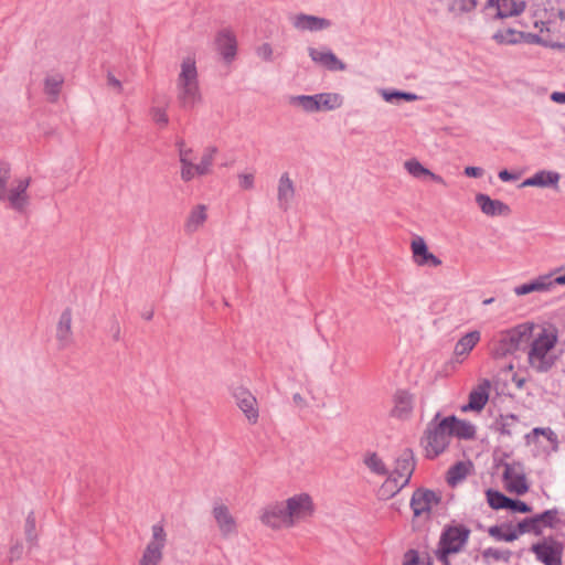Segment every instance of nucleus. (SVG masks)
Wrapping results in <instances>:
<instances>
[{"label": "nucleus", "mask_w": 565, "mask_h": 565, "mask_svg": "<svg viewBox=\"0 0 565 565\" xmlns=\"http://www.w3.org/2000/svg\"><path fill=\"white\" fill-rule=\"evenodd\" d=\"M527 343L526 364L536 373L551 371L559 361V330L551 322L524 321L502 330L493 341V355L502 358L519 351Z\"/></svg>", "instance_id": "nucleus-1"}, {"label": "nucleus", "mask_w": 565, "mask_h": 565, "mask_svg": "<svg viewBox=\"0 0 565 565\" xmlns=\"http://www.w3.org/2000/svg\"><path fill=\"white\" fill-rule=\"evenodd\" d=\"M316 514L317 503L313 495L307 491H297L263 507L258 520L271 531H282L309 523Z\"/></svg>", "instance_id": "nucleus-2"}, {"label": "nucleus", "mask_w": 565, "mask_h": 565, "mask_svg": "<svg viewBox=\"0 0 565 565\" xmlns=\"http://www.w3.org/2000/svg\"><path fill=\"white\" fill-rule=\"evenodd\" d=\"M177 97L184 108H193L201 100L196 66L194 60L190 56L181 63L177 79Z\"/></svg>", "instance_id": "nucleus-3"}, {"label": "nucleus", "mask_w": 565, "mask_h": 565, "mask_svg": "<svg viewBox=\"0 0 565 565\" xmlns=\"http://www.w3.org/2000/svg\"><path fill=\"white\" fill-rule=\"evenodd\" d=\"M239 523L233 509L224 503L214 505V535L232 541L238 535Z\"/></svg>", "instance_id": "nucleus-4"}, {"label": "nucleus", "mask_w": 565, "mask_h": 565, "mask_svg": "<svg viewBox=\"0 0 565 565\" xmlns=\"http://www.w3.org/2000/svg\"><path fill=\"white\" fill-rule=\"evenodd\" d=\"M179 160L181 163V179L185 182L193 180L195 177L206 174L211 166L210 154H204L198 161V157L191 148L180 145Z\"/></svg>", "instance_id": "nucleus-5"}, {"label": "nucleus", "mask_w": 565, "mask_h": 565, "mask_svg": "<svg viewBox=\"0 0 565 565\" xmlns=\"http://www.w3.org/2000/svg\"><path fill=\"white\" fill-rule=\"evenodd\" d=\"M214 52L221 65L228 67L236 58L238 41L232 28H221L214 36Z\"/></svg>", "instance_id": "nucleus-6"}, {"label": "nucleus", "mask_w": 565, "mask_h": 565, "mask_svg": "<svg viewBox=\"0 0 565 565\" xmlns=\"http://www.w3.org/2000/svg\"><path fill=\"white\" fill-rule=\"evenodd\" d=\"M166 544L167 532L163 524H153L151 526V539L146 545L138 565H159L163 557Z\"/></svg>", "instance_id": "nucleus-7"}, {"label": "nucleus", "mask_w": 565, "mask_h": 565, "mask_svg": "<svg viewBox=\"0 0 565 565\" xmlns=\"http://www.w3.org/2000/svg\"><path fill=\"white\" fill-rule=\"evenodd\" d=\"M450 436L444 422L440 420L435 426H429L423 439V446L428 458H435L440 455L448 447Z\"/></svg>", "instance_id": "nucleus-8"}, {"label": "nucleus", "mask_w": 565, "mask_h": 565, "mask_svg": "<svg viewBox=\"0 0 565 565\" xmlns=\"http://www.w3.org/2000/svg\"><path fill=\"white\" fill-rule=\"evenodd\" d=\"M502 479L508 492L522 495L529 491L524 467L521 462L512 461L503 463Z\"/></svg>", "instance_id": "nucleus-9"}, {"label": "nucleus", "mask_w": 565, "mask_h": 565, "mask_svg": "<svg viewBox=\"0 0 565 565\" xmlns=\"http://www.w3.org/2000/svg\"><path fill=\"white\" fill-rule=\"evenodd\" d=\"M469 536V531L461 526H452L447 529L440 539L439 557L444 563H447V555L458 553Z\"/></svg>", "instance_id": "nucleus-10"}, {"label": "nucleus", "mask_w": 565, "mask_h": 565, "mask_svg": "<svg viewBox=\"0 0 565 565\" xmlns=\"http://www.w3.org/2000/svg\"><path fill=\"white\" fill-rule=\"evenodd\" d=\"M30 178H19L11 182L6 200L10 209L17 212H24L30 204L28 189L30 186Z\"/></svg>", "instance_id": "nucleus-11"}, {"label": "nucleus", "mask_w": 565, "mask_h": 565, "mask_svg": "<svg viewBox=\"0 0 565 565\" xmlns=\"http://www.w3.org/2000/svg\"><path fill=\"white\" fill-rule=\"evenodd\" d=\"M532 552L536 558L544 565H562V556L564 547L562 543L545 539L542 542L532 545Z\"/></svg>", "instance_id": "nucleus-12"}, {"label": "nucleus", "mask_w": 565, "mask_h": 565, "mask_svg": "<svg viewBox=\"0 0 565 565\" xmlns=\"http://www.w3.org/2000/svg\"><path fill=\"white\" fill-rule=\"evenodd\" d=\"M526 3L524 0H488L486 9L492 13L494 19H508L518 17L524 12Z\"/></svg>", "instance_id": "nucleus-13"}, {"label": "nucleus", "mask_w": 565, "mask_h": 565, "mask_svg": "<svg viewBox=\"0 0 565 565\" xmlns=\"http://www.w3.org/2000/svg\"><path fill=\"white\" fill-rule=\"evenodd\" d=\"M406 173L419 182H431L443 186L447 185L445 179L425 167L417 158H409L403 162Z\"/></svg>", "instance_id": "nucleus-14"}, {"label": "nucleus", "mask_w": 565, "mask_h": 565, "mask_svg": "<svg viewBox=\"0 0 565 565\" xmlns=\"http://www.w3.org/2000/svg\"><path fill=\"white\" fill-rule=\"evenodd\" d=\"M490 390L491 383L489 380H479L477 385L469 393L468 403L461 406V412H481L489 401Z\"/></svg>", "instance_id": "nucleus-15"}, {"label": "nucleus", "mask_w": 565, "mask_h": 565, "mask_svg": "<svg viewBox=\"0 0 565 565\" xmlns=\"http://www.w3.org/2000/svg\"><path fill=\"white\" fill-rule=\"evenodd\" d=\"M291 26L299 32H319L329 29L330 20L307 13H295L290 17Z\"/></svg>", "instance_id": "nucleus-16"}, {"label": "nucleus", "mask_w": 565, "mask_h": 565, "mask_svg": "<svg viewBox=\"0 0 565 565\" xmlns=\"http://www.w3.org/2000/svg\"><path fill=\"white\" fill-rule=\"evenodd\" d=\"M234 397L237 407L243 412L247 422L252 425L256 424L259 418L258 402L256 397L244 387L235 388Z\"/></svg>", "instance_id": "nucleus-17"}, {"label": "nucleus", "mask_w": 565, "mask_h": 565, "mask_svg": "<svg viewBox=\"0 0 565 565\" xmlns=\"http://www.w3.org/2000/svg\"><path fill=\"white\" fill-rule=\"evenodd\" d=\"M413 260L418 266L438 267L441 259L429 252L425 239L420 236L415 237L411 243Z\"/></svg>", "instance_id": "nucleus-18"}, {"label": "nucleus", "mask_w": 565, "mask_h": 565, "mask_svg": "<svg viewBox=\"0 0 565 565\" xmlns=\"http://www.w3.org/2000/svg\"><path fill=\"white\" fill-rule=\"evenodd\" d=\"M480 340L481 332L478 330L469 331L460 337L454 348L455 361L457 363H463L469 358L472 350L478 345Z\"/></svg>", "instance_id": "nucleus-19"}, {"label": "nucleus", "mask_w": 565, "mask_h": 565, "mask_svg": "<svg viewBox=\"0 0 565 565\" xmlns=\"http://www.w3.org/2000/svg\"><path fill=\"white\" fill-rule=\"evenodd\" d=\"M438 503L435 492L425 489H418L413 493L411 508L415 516L428 515L433 507Z\"/></svg>", "instance_id": "nucleus-20"}, {"label": "nucleus", "mask_w": 565, "mask_h": 565, "mask_svg": "<svg viewBox=\"0 0 565 565\" xmlns=\"http://www.w3.org/2000/svg\"><path fill=\"white\" fill-rule=\"evenodd\" d=\"M475 199L482 214L488 217L508 216L511 213L508 204L500 200L491 199L488 194L478 193Z\"/></svg>", "instance_id": "nucleus-21"}, {"label": "nucleus", "mask_w": 565, "mask_h": 565, "mask_svg": "<svg viewBox=\"0 0 565 565\" xmlns=\"http://www.w3.org/2000/svg\"><path fill=\"white\" fill-rule=\"evenodd\" d=\"M555 287V281H553V275H541L532 280L519 285L514 287L513 292L518 296H525L532 292H547L551 291Z\"/></svg>", "instance_id": "nucleus-22"}, {"label": "nucleus", "mask_w": 565, "mask_h": 565, "mask_svg": "<svg viewBox=\"0 0 565 565\" xmlns=\"http://www.w3.org/2000/svg\"><path fill=\"white\" fill-rule=\"evenodd\" d=\"M415 469L414 455L411 450H404L395 460V466L390 476L396 478L405 486L409 482Z\"/></svg>", "instance_id": "nucleus-23"}, {"label": "nucleus", "mask_w": 565, "mask_h": 565, "mask_svg": "<svg viewBox=\"0 0 565 565\" xmlns=\"http://www.w3.org/2000/svg\"><path fill=\"white\" fill-rule=\"evenodd\" d=\"M394 405L391 415L398 419H407L414 409V396L406 391H398L394 395Z\"/></svg>", "instance_id": "nucleus-24"}, {"label": "nucleus", "mask_w": 565, "mask_h": 565, "mask_svg": "<svg viewBox=\"0 0 565 565\" xmlns=\"http://www.w3.org/2000/svg\"><path fill=\"white\" fill-rule=\"evenodd\" d=\"M443 422L450 437L456 436L458 438L470 439L476 434V428L471 423L459 419L456 416L445 417Z\"/></svg>", "instance_id": "nucleus-25"}, {"label": "nucleus", "mask_w": 565, "mask_h": 565, "mask_svg": "<svg viewBox=\"0 0 565 565\" xmlns=\"http://www.w3.org/2000/svg\"><path fill=\"white\" fill-rule=\"evenodd\" d=\"M308 53L315 63H317L330 71H344L345 70V64L342 61H340L335 56V54L332 53L330 50H318V49L310 47L308 50Z\"/></svg>", "instance_id": "nucleus-26"}, {"label": "nucleus", "mask_w": 565, "mask_h": 565, "mask_svg": "<svg viewBox=\"0 0 565 565\" xmlns=\"http://www.w3.org/2000/svg\"><path fill=\"white\" fill-rule=\"evenodd\" d=\"M561 180L559 173L548 170H540L532 177L525 179L520 188L536 186V188H557Z\"/></svg>", "instance_id": "nucleus-27"}, {"label": "nucleus", "mask_w": 565, "mask_h": 565, "mask_svg": "<svg viewBox=\"0 0 565 565\" xmlns=\"http://www.w3.org/2000/svg\"><path fill=\"white\" fill-rule=\"evenodd\" d=\"M534 26L540 30V34L523 33V38H521V41H525L527 43L533 44H542L544 46L556 49L565 47L563 44L553 41V39L550 36V28L547 22L535 21Z\"/></svg>", "instance_id": "nucleus-28"}, {"label": "nucleus", "mask_w": 565, "mask_h": 565, "mask_svg": "<svg viewBox=\"0 0 565 565\" xmlns=\"http://www.w3.org/2000/svg\"><path fill=\"white\" fill-rule=\"evenodd\" d=\"M72 311L65 309L57 322L56 339L63 347H66L72 342Z\"/></svg>", "instance_id": "nucleus-29"}, {"label": "nucleus", "mask_w": 565, "mask_h": 565, "mask_svg": "<svg viewBox=\"0 0 565 565\" xmlns=\"http://www.w3.org/2000/svg\"><path fill=\"white\" fill-rule=\"evenodd\" d=\"M64 84V76L60 73L47 74L44 78V94L52 103L56 102Z\"/></svg>", "instance_id": "nucleus-30"}, {"label": "nucleus", "mask_w": 565, "mask_h": 565, "mask_svg": "<svg viewBox=\"0 0 565 565\" xmlns=\"http://www.w3.org/2000/svg\"><path fill=\"white\" fill-rule=\"evenodd\" d=\"M553 519V513L551 511H546L535 518L523 520L519 523L518 527L519 531H516L519 534L527 533V532H534L540 533V524H550Z\"/></svg>", "instance_id": "nucleus-31"}, {"label": "nucleus", "mask_w": 565, "mask_h": 565, "mask_svg": "<svg viewBox=\"0 0 565 565\" xmlns=\"http://www.w3.org/2000/svg\"><path fill=\"white\" fill-rule=\"evenodd\" d=\"M316 97L319 111L335 110L343 105V96L339 93H321L316 94Z\"/></svg>", "instance_id": "nucleus-32"}, {"label": "nucleus", "mask_w": 565, "mask_h": 565, "mask_svg": "<svg viewBox=\"0 0 565 565\" xmlns=\"http://www.w3.org/2000/svg\"><path fill=\"white\" fill-rule=\"evenodd\" d=\"M295 195L294 182L287 173H284L278 182V201L284 209H287Z\"/></svg>", "instance_id": "nucleus-33"}, {"label": "nucleus", "mask_w": 565, "mask_h": 565, "mask_svg": "<svg viewBox=\"0 0 565 565\" xmlns=\"http://www.w3.org/2000/svg\"><path fill=\"white\" fill-rule=\"evenodd\" d=\"M207 220V206L206 205H196L190 212V215L185 223V232L194 233L196 232Z\"/></svg>", "instance_id": "nucleus-34"}, {"label": "nucleus", "mask_w": 565, "mask_h": 565, "mask_svg": "<svg viewBox=\"0 0 565 565\" xmlns=\"http://www.w3.org/2000/svg\"><path fill=\"white\" fill-rule=\"evenodd\" d=\"M379 93L385 102L391 103V104H398L401 100L415 102L418 99V96L413 93L388 90V89H380Z\"/></svg>", "instance_id": "nucleus-35"}, {"label": "nucleus", "mask_w": 565, "mask_h": 565, "mask_svg": "<svg viewBox=\"0 0 565 565\" xmlns=\"http://www.w3.org/2000/svg\"><path fill=\"white\" fill-rule=\"evenodd\" d=\"M364 463L371 472L377 476H385L387 472L385 462L375 452L366 454L364 457Z\"/></svg>", "instance_id": "nucleus-36"}, {"label": "nucleus", "mask_w": 565, "mask_h": 565, "mask_svg": "<svg viewBox=\"0 0 565 565\" xmlns=\"http://www.w3.org/2000/svg\"><path fill=\"white\" fill-rule=\"evenodd\" d=\"M404 487V483H399L396 478L388 476V478L381 486L379 494L382 499H390Z\"/></svg>", "instance_id": "nucleus-37"}, {"label": "nucleus", "mask_w": 565, "mask_h": 565, "mask_svg": "<svg viewBox=\"0 0 565 565\" xmlns=\"http://www.w3.org/2000/svg\"><path fill=\"white\" fill-rule=\"evenodd\" d=\"M486 497L488 504L494 510L508 509L509 503H511V499L492 489L486 491Z\"/></svg>", "instance_id": "nucleus-38"}, {"label": "nucleus", "mask_w": 565, "mask_h": 565, "mask_svg": "<svg viewBox=\"0 0 565 565\" xmlns=\"http://www.w3.org/2000/svg\"><path fill=\"white\" fill-rule=\"evenodd\" d=\"M521 38H523V33L512 29L498 31L493 35V39L500 44H515L521 42Z\"/></svg>", "instance_id": "nucleus-39"}, {"label": "nucleus", "mask_w": 565, "mask_h": 565, "mask_svg": "<svg viewBox=\"0 0 565 565\" xmlns=\"http://www.w3.org/2000/svg\"><path fill=\"white\" fill-rule=\"evenodd\" d=\"M543 436L546 438L553 448L557 447V436L551 428H534L529 435H526L527 443H536L539 437Z\"/></svg>", "instance_id": "nucleus-40"}, {"label": "nucleus", "mask_w": 565, "mask_h": 565, "mask_svg": "<svg viewBox=\"0 0 565 565\" xmlns=\"http://www.w3.org/2000/svg\"><path fill=\"white\" fill-rule=\"evenodd\" d=\"M292 104L307 113H318L316 95H300L292 98Z\"/></svg>", "instance_id": "nucleus-41"}, {"label": "nucleus", "mask_w": 565, "mask_h": 565, "mask_svg": "<svg viewBox=\"0 0 565 565\" xmlns=\"http://www.w3.org/2000/svg\"><path fill=\"white\" fill-rule=\"evenodd\" d=\"M489 534L499 541H505V542H512L519 537V533L515 530L504 529L501 526L490 527Z\"/></svg>", "instance_id": "nucleus-42"}, {"label": "nucleus", "mask_w": 565, "mask_h": 565, "mask_svg": "<svg viewBox=\"0 0 565 565\" xmlns=\"http://www.w3.org/2000/svg\"><path fill=\"white\" fill-rule=\"evenodd\" d=\"M468 475V467L465 463H457L449 469L447 473V481L451 486H456L458 482L463 480Z\"/></svg>", "instance_id": "nucleus-43"}, {"label": "nucleus", "mask_w": 565, "mask_h": 565, "mask_svg": "<svg viewBox=\"0 0 565 565\" xmlns=\"http://www.w3.org/2000/svg\"><path fill=\"white\" fill-rule=\"evenodd\" d=\"M150 116L152 121L160 127H166L169 122L167 109L163 106H152L150 109Z\"/></svg>", "instance_id": "nucleus-44"}, {"label": "nucleus", "mask_w": 565, "mask_h": 565, "mask_svg": "<svg viewBox=\"0 0 565 565\" xmlns=\"http://www.w3.org/2000/svg\"><path fill=\"white\" fill-rule=\"evenodd\" d=\"M477 8L476 0H454L450 10L455 13L471 12Z\"/></svg>", "instance_id": "nucleus-45"}, {"label": "nucleus", "mask_w": 565, "mask_h": 565, "mask_svg": "<svg viewBox=\"0 0 565 565\" xmlns=\"http://www.w3.org/2000/svg\"><path fill=\"white\" fill-rule=\"evenodd\" d=\"M256 55L264 62H271L274 56V49L269 43H262L256 49Z\"/></svg>", "instance_id": "nucleus-46"}, {"label": "nucleus", "mask_w": 565, "mask_h": 565, "mask_svg": "<svg viewBox=\"0 0 565 565\" xmlns=\"http://www.w3.org/2000/svg\"><path fill=\"white\" fill-rule=\"evenodd\" d=\"M10 180V169L8 167H3L0 169V201H4L8 190L7 184Z\"/></svg>", "instance_id": "nucleus-47"}, {"label": "nucleus", "mask_w": 565, "mask_h": 565, "mask_svg": "<svg viewBox=\"0 0 565 565\" xmlns=\"http://www.w3.org/2000/svg\"><path fill=\"white\" fill-rule=\"evenodd\" d=\"M238 185L243 190H250L254 186L255 173L254 172H243L238 174Z\"/></svg>", "instance_id": "nucleus-48"}, {"label": "nucleus", "mask_w": 565, "mask_h": 565, "mask_svg": "<svg viewBox=\"0 0 565 565\" xmlns=\"http://www.w3.org/2000/svg\"><path fill=\"white\" fill-rule=\"evenodd\" d=\"M23 554V544L20 541L14 542L8 554L9 562H15L22 557Z\"/></svg>", "instance_id": "nucleus-49"}, {"label": "nucleus", "mask_w": 565, "mask_h": 565, "mask_svg": "<svg viewBox=\"0 0 565 565\" xmlns=\"http://www.w3.org/2000/svg\"><path fill=\"white\" fill-rule=\"evenodd\" d=\"M35 531V520L32 516H28L26 524H25V533H26V540L29 542H32L35 540L36 535L34 533Z\"/></svg>", "instance_id": "nucleus-50"}, {"label": "nucleus", "mask_w": 565, "mask_h": 565, "mask_svg": "<svg viewBox=\"0 0 565 565\" xmlns=\"http://www.w3.org/2000/svg\"><path fill=\"white\" fill-rule=\"evenodd\" d=\"M404 565H427V564L419 559L416 552L409 551L405 554Z\"/></svg>", "instance_id": "nucleus-51"}, {"label": "nucleus", "mask_w": 565, "mask_h": 565, "mask_svg": "<svg viewBox=\"0 0 565 565\" xmlns=\"http://www.w3.org/2000/svg\"><path fill=\"white\" fill-rule=\"evenodd\" d=\"M508 509L516 511V512H521V513H527L531 511V508L526 503H524L522 501H518V500H512V499H511V503H509Z\"/></svg>", "instance_id": "nucleus-52"}, {"label": "nucleus", "mask_w": 565, "mask_h": 565, "mask_svg": "<svg viewBox=\"0 0 565 565\" xmlns=\"http://www.w3.org/2000/svg\"><path fill=\"white\" fill-rule=\"evenodd\" d=\"M484 555L487 557H493L495 559H504V561H508L509 557H510V552L508 551H504V552H500L498 550H494V548H488L486 552H484Z\"/></svg>", "instance_id": "nucleus-53"}, {"label": "nucleus", "mask_w": 565, "mask_h": 565, "mask_svg": "<svg viewBox=\"0 0 565 565\" xmlns=\"http://www.w3.org/2000/svg\"><path fill=\"white\" fill-rule=\"evenodd\" d=\"M465 174L469 178H480L483 174V170L478 167H466Z\"/></svg>", "instance_id": "nucleus-54"}, {"label": "nucleus", "mask_w": 565, "mask_h": 565, "mask_svg": "<svg viewBox=\"0 0 565 565\" xmlns=\"http://www.w3.org/2000/svg\"><path fill=\"white\" fill-rule=\"evenodd\" d=\"M107 84L119 93L122 90L120 81L117 79L113 74L107 75Z\"/></svg>", "instance_id": "nucleus-55"}, {"label": "nucleus", "mask_w": 565, "mask_h": 565, "mask_svg": "<svg viewBox=\"0 0 565 565\" xmlns=\"http://www.w3.org/2000/svg\"><path fill=\"white\" fill-rule=\"evenodd\" d=\"M551 99L557 104H565V93L554 92L551 95Z\"/></svg>", "instance_id": "nucleus-56"}, {"label": "nucleus", "mask_w": 565, "mask_h": 565, "mask_svg": "<svg viewBox=\"0 0 565 565\" xmlns=\"http://www.w3.org/2000/svg\"><path fill=\"white\" fill-rule=\"evenodd\" d=\"M499 178L503 182H508V181L516 179V177L514 174L510 173L508 170L500 171Z\"/></svg>", "instance_id": "nucleus-57"}, {"label": "nucleus", "mask_w": 565, "mask_h": 565, "mask_svg": "<svg viewBox=\"0 0 565 565\" xmlns=\"http://www.w3.org/2000/svg\"><path fill=\"white\" fill-rule=\"evenodd\" d=\"M292 399H294L295 404H296V405H298V406H301V407H302V406H305V405H306V399H305V397H303V396H301V395H300V394H298V393H297V394H294Z\"/></svg>", "instance_id": "nucleus-58"}, {"label": "nucleus", "mask_w": 565, "mask_h": 565, "mask_svg": "<svg viewBox=\"0 0 565 565\" xmlns=\"http://www.w3.org/2000/svg\"><path fill=\"white\" fill-rule=\"evenodd\" d=\"M513 382L515 383L518 388H522L525 383V380L514 376Z\"/></svg>", "instance_id": "nucleus-59"}, {"label": "nucleus", "mask_w": 565, "mask_h": 565, "mask_svg": "<svg viewBox=\"0 0 565 565\" xmlns=\"http://www.w3.org/2000/svg\"><path fill=\"white\" fill-rule=\"evenodd\" d=\"M553 281H555V286L556 285H565V275H562V276H558V277H553Z\"/></svg>", "instance_id": "nucleus-60"}, {"label": "nucleus", "mask_w": 565, "mask_h": 565, "mask_svg": "<svg viewBox=\"0 0 565 565\" xmlns=\"http://www.w3.org/2000/svg\"><path fill=\"white\" fill-rule=\"evenodd\" d=\"M493 301H494V299H493V298H488V299H484V300H483V305H486V306H487V305L492 303Z\"/></svg>", "instance_id": "nucleus-61"}, {"label": "nucleus", "mask_w": 565, "mask_h": 565, "mask_svg": "<svg viewBox=\"0 0 565 565\" xmlns=\"http://www.w3.org/2000/svg\"><path fill=\"white\" fill-rule=\"evenodd\" d=\"M557 15H558L559 19L564 20L565 19V11H562V10L558 11Z\"/></svg>", "instance_id": "nucleus-62"}, {"label": "nucleus", "mask_w": 565, "mask_h": 565, "mask_svg": "<svg viewBox=\"0 0 565 565\" xmlns=\"http://www.w3.org/2000/svg\"><path fill=\"white\" fill-rule=\"evenodd\" d=\"M151 317H152V313H151V312L146 313V319H151Z\"/></svg>", "instance_id": "nucleus-63"}]
</instances>
